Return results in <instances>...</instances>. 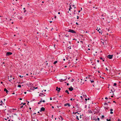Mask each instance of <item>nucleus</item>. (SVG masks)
<instances>
[{
	"instance_id": "21",
	"label": "nucleus",
	"mask_w": 121,
	"mask_h": 121,
	"mask_svg": "<svg viewBox=\"0 0 121 121\" xmlns=\"http://www.w3.org/2000/svg\"><path fill=\"white\" fill-rule=\"evenodd\" d=\"M83 97L85 98H86L87 96L86 95H83Z\"/></svg>"
},
{
	"instance_id": "29",
	"label": "nucleus",
	"mask_w": 121,
	"mask_h": 121,
	"mask_svg": "<svg viewBox=\"0 0 121 121\" xmlns=\"http://www.w3.org/2000/svg\"><path fill=\"white\" fill-rule=\"evenodd\" d=\"M74 79H72V80H71V82H73L74 81Z\"/></svg>"
},
{
	"instance_id": "6",
	"label": "nucleus",
	"mask_w": 121,
	"mask_h": 121,
	"mask_svg": "<svg viewBox=\"0 0 121 121\" xmlns=\"http://www.w3.org/2000/svg\"><path fill=\"white\" fill-rule=\"evenodd\" d=\"M61 89L60 88H58V87L57 86L56 87V90L58 92H60Z\"/></svg>"
},
{
	"instance_id": "58",
	"label": "nucleus",
	"mask_w": 121,
	"mask_h": 121,
	"mask_svg": "<svg viewBox=\"0 0 121 121\" xmlns=\"http://www.w3.org/2000/svg\"><path fill=\"white\" fill-rule=\"evenodd\" d=\"M35 88V87L34 86L33 87V88L32 89V90H33V89H34Z\"/></svg>"
},
{
	"instance_id": "14",
	"label": "nucleus",
	"mask_w": 121,
	"mask_h": 121,
	"mask_svg": "<svg viewBox=\"0 0 121 121\" xmlns=\"http://www.w3.org/2000/svg\"><path fill=\"white\" fill-rule=\"evenodd\" d=\"M65 92L66 93H67L68 94H69V92L68 90H66L65 91Z\"/></svg>"
},
{
	"instance_id": "31",
	"label": "nucleus",
	"mask_w": 121,
	"mask_h": 121,
	"mask_svg": "<svg viewBox=\"0 0 121 121\" xmlns=\"http://www.w3.org/2000/svg\"><path fill=\"white\" fill-rule=\"evenodd\" d=\"M38 88V87H36L35 88V87L34 89H33V90H34L35 89H37Z\"/></svg>"
},
{
	"instance_id": "38",
	"label": "nucleus",
	"mask_w": 121,
	"mask_h": 121,
	"mask_svg": "<svg viewBox=\"0 0 121 121\" xmlns=\"http://www.w3.org/2000/svg\"><path fill=\"white\" fill-rule=\"evenodd\" d=\"M69 8H71V9H72V8L71 7V5H70Z\"/></svg>"
},
{
	"instance_id": "53",
	"label": "nucleus",
	"mask_w": 121,
	"mask_h": 121,
	"mask_svg": "<svg viewBox=\"0 0 121 121\" xmlns=\"http://www.w3.org/2000/svg\"><path fill=\"white\" fill-rule=\"evenodd\" d=\"M81 116H82V115H80V118H81Z\"/></svg>"
},
{
	"instance_id": "46",
	"label": "nucleus",
	"mask_w": 121,
	"mask_h": 121,
	"mask_svg": "<svg viewBox=\"0 0 121 121\" xmlns=\"http://www.w3.org/2000/svg\"><path fill=\"white\" fill-rule=\"evenodd\" d=\"M85 100L86 101H87V99H86V98H85Z\"/></svg>"
},
{
	"instance_id": "12",
	"label": "nucleus",
	"mask_w": 121,
	"mask_h": 121,
	"mask_svg": "<svg viewBox=\"0 0 121 121\" xmlns=\"http://www.w3.org/2000/svg\"><path fill=\"white\" fill-rule=\"evenodd\" d=\"M115 90L114 89V88L113 87H112L111 89V91L112 92H114L115 91Z\"/></svg>"
},
{
	"instance_id": "52",
	"label": "nucleus",
	"mask_w": 121,
	"mask_h": 121,
	"mask_svg": "<svg viewBox=\"0 0 121 121\" xmlns=\"http://www.w3.org/2000/svg\"><path fill=\"white\" fill-rule=\"evenodd\" d=\"M26 104V103H23V105H25Z\"/></svg>"
},
{
	"instance_id": "8",
	"label": "nucleus",
	"mask_w": 121,
	"mask_h": 121,
	"mask_svg": "<svg viewBox=\"0 0 121 121\" xmlns=\"http://www.w3.org/2000/svg\"><path fill=\"white\" fill-rule=\"evenodd\" d=\"M39 95V96H40L42 97H43V96H45V95H44L43 93H40Z\"/></svg>"
},
{
	"instance_id": "61",
	"label": "nucleus",
	"mask_w": 121,
	"mask_h": 121,
	"mask_svg": "<svg viewBox=\"0 0 121 121\" xmlns=\"http://www.w3.org/2000/svg\"><path fill=\"white\" fill-rule=\"evenodd\" d=\"M69 85V83H67V86H68Z\"/></svg>"
},
{
	"instance_id": "48",
	"label": "nucleus",
	"mask_w": 121,
	"mask_h": 121,
	"mask_svg": "<svg viewBox=\"0 0 121 121\" xmlns=\"http://www.w3.org/2000/svg\"><path fill=\"white\" fill-rule=\"evenodd\" d=\"M50 100H52V97L50 98Z\"/></svg>"
},
{
	"instance_id": "15",
	"label": "nucleus",
	"mask_w": 121,
	"mask_h": 121,
	"mask_svg": "<svg viewBox=\"0 0 121 121\" xmlns=\"http://www.w3.org/2000/svg\"><path fill=\"white\" fill-rule=\"evenodd\" d=\"M73 113L74 114H76V113H78V114H79V113H78V112H73Z\"/></svg>"
},
{
	"instance_id": "44",
	"label": "nucleus",
	"mask_w": 121,
	"mask_h": 121,
	"mask_svg": "<svg viewBox=\"0 0 121 121\" xmlns=\"http://www.w3.org/2000/svg\"><path fill=\"white\" fill-rule=\"evenodd\" d=\"M19 99H20V100H22V98H20Z\"/></svg>"
},
{
	"instance_id": "54",
	"label": "nucleus",
	"mask_w": 121,
	"mask_h": 121,
	"mask_svg": "<svg viewBox=\"0 0 121 121\" xmlns=\"http://www.w3.org/2000/svg\"><path fill=\"white\" fill-rule=\"evenodd\" d=\"M101 19H103V20H104V18H101Z\"/></svg>"
},
{
	"instance_id": "36",
	"label": "nucleus",
	"mask_w": 121,
	"mask_h": 121,
	"mask_svg": "<svg viewBox=\"0 0 121 121\" xmlns=\"http://www.w3.org/2000/svg\"><path fill=\"white\" fill-rule=\"evenodd\" d=\"M68 48H69V49H71V46H69V47H68Z\"/></svg>"
},
{
	"instance_id": "18",
	"label": "nucleus",
	"mask_w": 121,
	"mask_h": 121,
	"mask_svg": "<svg viewBox=\"0 0 121 121\" xmlns=\"http://www.w3.org/2000/svg\"><path fill=\"white\" fill-rule=\"evenodd\" d=\"M104 105H108V103H104Z\"/></svg>"
},
{
	"instance_id": "42",
	"label": "nucleus",
	"mask_w": 121,
	"mask_h": 121,
	"mask_svg": "<svg viewBox=\"0 0 121 121\" xmlns=\"http://www.w3.org/2000/svg\"><path fill=\"white\" fill-rule=\"evenodd\" d=\"M26 10H24V13H26Z\"/></svg>"
},
{
	"instance_id": "62",
	"label": "nucleus",
	"mask_w": 121,
	"mask_h": 121,
	"mask_svg": "<svg viewBox=\"0 0 121 121\" xmlns=\"http://www.w3.org/2000/svg\"><path fill=\"white\" fill-rule=\"evenodd\" d=\"M26 92H24V93L25 94H26Z\"/></svg>"
},
{
	"instance_id": "64",
	"label": "nucleus",
	"mask_w": 121,
	"mask_h": 121,
	"mask_svg": "<svg viewBox=\"0 0 121 121\" xmlns=\"http://www.w3.org/2000/svg\"><path fill=\"white\" fill-rule=\"evenodd\" d=\"M72 6H73V7H74L75 6V5L73 4V5H72Z\"/></svg>"
},
{
	"instance_id": "26",
	"label": "nucleus",
	"mask_w": 121,
	"mask_h": 121,
	"mask_svg": "<svg viewBox=\"0 0 121 121\" xmlns=\"http://www.w3.org/2000/svg\"><path fill=\"white\" fill-rule=\"evenodd\" d=\"M60 117L61 118V120H63L64 119L61 116H60Z\"/></svg>"
},
{
	"instance_id": "60",
	"label": "nucleus",
	"mask_w": 121,
	"mask_h": 121,
	"mask_svg": "<svg viewBox=\"0 0 121 121\" xmlns=\"http://www.w3.org/2000/svg\"><path fill=\"white\" fill-rule=\"evenodd\" d=\"M36 114V113H34L33 114V115H35V114Z\"/></svg>"
},
{
	"instance_id": "34",
	"label": "nucleus",
	"mask_w": 121,
	"mask_h": 121,
	"mask_svg": "<svg viewBox=\"0 0 121 121\" xmlns=\"http://www.w3.org/2000/svg\"><path fill=\"white\" fill-rule=\"evenodd\" d=\"M113 113V112L112 111H111L110 112V113L111 114H112Z\"/></svg>"
},
{
	"instance_id": "24",
	"label": "nucleus",
	"mask_w": 121,
	"mask_h": 121,
	"mask_svg": "<svg viewBox=\"0 0 121 121\" xmlns=\"http://www.w3.org/2000/svg\"><path fill=\"white\" fill-rule=\"evenodd\" d=\"M90 81H91V83H93L94 82V81L93 80H90Z\"/></svg>"
},
{
	"instance_id": "16",
	"label": "nucleus",
	"mask_w": 121,
	"mask_h": 121,
	"mask_svg": "<svg viewBox=\"0 0 121 121\" xmlns=\"http://www.w3.org/2000/svg\"><path fill=\"white\" fill-rule=\"evenodd\" d=\"M57 61H55L54 62V63H53V64H54V65H55V64L56 63H57Z\"/></svg>"
},
{
	"instance_id": "32",
	"label": "nucleus",
	"mask_w": 121,
	"mask_h": 121,
	"mask_svg": "<svg viewBox=\"0 0 121 121\" xmlns=\"http://www.w3.org/2000/svg\"><path fill=\"white\" fill-rule=\"evenodd\" d=\"M19 76L21 78H22L23 77V76H21V75H20Z\"/></svg>"
},
{
	"instance_id": "4",
	"label": "nucleus",
	"mask_w": 121,
	"mask_h": 121,
	"mask_svg": "<svg viewBox=\"0 0 121 121\" xmlns=\"http://www.w3.org/2000/svg\"><path fill=\"white\" fill-rule=\"evenodd\" d=\"M45 109L44 108L42 107L41 108L40 111V112H41L42 111H44L45 110Z\"/></svg>"
},
{
	"instance_id": "63",
	"label": "nucleus",
	"mask_w": 121,
	"mask_h": 121,
	"mask_svg": "<svg viewBox=\"0 0 121 121\" xmlns=\"http://www.w3.org/2000/svg\"><path fill=\"white\" fill-rule=\"evenodd\" d=\"M52 108H54V107L53 106H52Z\"/></svg>"
},
{
	"instance_id": "30",
	"label": "nucleus",
	"mask_w": 121,
	"mask_h": 121,
	"mask_svg": "<svg viewBox=\"0 0 121 121\" xmlns=\"http://www.w3.org/2000/svg\"><path fill=\"white\" fill-rule=\"evenodd\" d=\"M97 120L98 121H100L99 120V118H97Z\"/></svg>"
},
{
	"instance_id": "56",
	"label": "nucleus",
	"mask_w": 121,
	"mask_h": 121,
	"mask_svg": "<svg viewBox=\"0 0 121 121\" xmlns=\"http://www.w3.org/2000/svg\"><path fill=\"white\" fill-rule=\"evenodd\" d=\"M70 100H73V99L72 98L70 99Z\"/></svg>"
},
{
	"instance_id": "19",
	"label": "nucleus",
	"mask_w": 121,
	"mask_h": 121,
	"mask_svg": "<svg viewBox=\"0 0 121 121\" xmlns=\"http://www.w3.org/2000/svg\"><path fill=\"white\" fill-rule=\"evenodd\" d=\"M88 112L89 113H92V111H91V110H90V111H89Z\"/></svg>"
},
{
	"instance_id": "39",
	"label": "nucleus",
	"mask_w": 121,
	"mask_h": 121,
	"mask_svg": "<svg viewBox=\"0 0 121 121\" xmlns=\"http://www.w3.org/2000/svg\"><path fill=\"white\" fill-rule=\"evenodd\" d=\"M23 105L22 106H21V107H20V108H22L23 107Z\"/></svg>"
},
{
	"instance_id": "17",
	"label": "nucleus",
	"mask_w": 121,
	"mask_h": 121,
	"mask_svg": "<svg viewBox=\"0 0 121 121\" xmlns=\"http://www.w3.org/2000/svg\"><path fill=\"white\" fill-rule=\"evenodd\" d=\"M42 102V100H40L39 102H38V104H40Z\"/></svg>"
},
{
	"instance_id": "45",
	"label": "nucleus",
	"mask_w": 121,
	"mask_h": 121,
	"mask_svg": "<svg viewBox=\"0 0 121 121\" xmlns=\"http://www.w3.org/2000/svg\"><path fill=\"white\" fill-rule=\"evenodd\" d=\"M105 99H108V98L107 97H105Z\"/></svg>"
},
{
	"instance_id": "59",
	"label": "nucleus",
	"mask_w": 121,
	"mask_h": 121,
	"mask_svg": "<svg viewBox=\"0 0 121 121\" xmlns=\"http://www.w3.org/2000/svg\"><path fill=\"white\" fill-rule=\"evenodd\" d=\"M58 14H60V12H58Z\"/></svg>"
},
{
	"instance_id": "1",
	"label": "nucleus",
	"mask_w": 121,
	"mask_h": 121,
	"mask_svg": "<svg viewBox=\"0 0 121 121\" xmlns=\"http://www.w3.org/2000/svg\"><path fill=\"white\" fill-rule=\"evenodd\" d=\"M69 30H67L69 32H70L73 33H76V32L73 30L71 29H68Z\"/></svg>"
},
{
	"instance_id": "23",
	"label": "nucleus",
	"mask_w": 121,
	"mask_h": 121,
	"mask_svg": "<svg viewBox=\"0 0 121 121\" xmlns=\"http://www.w3.org/2000/svg\"><path fill=\"white\" fill-rule=\"evenodd\" d=\"M104 115H102L101 116V118L102 119L104 118Z\"/></svg>"
},
{
	"instance_id": "10",
	"label": "nucleus",
	"mask_w": 121,
	"mask_h": 121,
	"mask_svg": "<svg viewBox=\"0 0 121 121\" xmlns=\"http://www.w3.org/2000/svg\"><path fill=\"white\" fill-rule=\"evenodd\" d=\"M69 90L70 91H72L73 90V88L72 87V86H71V87L68 88Z\"/></svg>"
},
{
	"instance_id": "33",
	"label": "nucleus",
	"mask_w": 121,
	"mask_h": 121,
	"mask_svg": "<svg viewBox=\"0 0 121 121\" xmlns=\"http://www.w3.org/2000/svg\"><path fill=\"white\" fill-rule=\"evenodd\" d=\"M113 109H110V111H113Z\"/></svg>"
},
{
	"instance_id": "43",
	"label": "nucleus",
	"mask_w": 121,
	"mask_h": 121,
	"mask_svg": "<svg viewBox=\"0 0 121 121\" xmlns=\"http://www.w3.org/2000/svg\"><path fill=\"white\" fill-rule=\"evenodd\" d=\"M100 59H101V60H102V59H103V58H102V57H100Z\"/></svg>"
},
{
	"instance_id": "55",
	"label": "nucleus",
	"mask_w": 121,
	"mask_h": 121,
	"mask_svg": "<svg viewBox=\"0 0 121 121\" xmlns=\"http://www.w3.org/2000/svg\"><path fill=\"white\" fill-rule=\"evenodd\" d=\"M80 97L81 98V99H82V96H80Z\"/></svg>"
},
{
	"instance_id": "2",
	"label": "nucleus",
	"mask_w": 121,
	"mask_h": 121,
	"mask_svg": "<svg viewBox=\"0 0 121 121\" xmlns=\"http://www.w3.org/2000/svg\"><path fill=\"white\" fill-rule=\"evenodd\" d=\"M12 54V52H7L6 56H9L10 55H11Z\"/></svg>"
},
{
	"instance_id": "40",
	"label": "nucleus",
	"mask_w": 121,
	"mask_h": 121,
	"mask_svg": "<svg viewBox=\"0 0 121 121\" xmlns=\"http://www.w3.org/2000/svg\"><path fill=\"white\" fill-rule=\"evenodd\" d=\"M12 80V79H10L9 80V81L10 82H11Z\"/></svg>"
},
{
	"instance_id": "3",
	"label": "nucleus",
	"mask_w": 121,
	"mask_h": 121,
	"mask_svg": "<svg viewBox=\"0 0 121 121\" xmlns=\"http://www.w3.org/2000/svg\"><path fill=\"white\" fill-rule=\"evenodd\" d=\"M113 56V55H109L107 57L108 58L111 59L112 58Z\"/></svg>"
},
{
	"instance_id": "49",
	"label": "nucleus",
	"mask_w": 121,
	"mask_h": 121,
	"mask_svg": "<svg viewBox=\"0 0 121 121\" xmlns=\"http://www.w3.org/2000/svg\"><path fill=\"white\" fill-rule=\"evenodd\" d=\"M69 44H71V42L70 41H69Z\"/></svg>"
},
{
	"instance_id": "37",
	"label": "nucleus",
	"mask_w": 121,
	"mask_h": 121,
	"mask_svg": "<svg viewBox=\"0 0 121 121\" xmlns=\"http://www.w3.org/2000/svg\"><path fill=\"white\" fill-rule=\"evenodd\" d=\"M77 19H79V17L78 16H77Z\"/></svg>"
},
{
	"instance_id": "13",
	"label": "nucleus",
	"mask_w": 121,
	"mask_h": 121,
	"mask_svg": "<svg viewBox=\"0 0 121 121\" xmlns=\"http://www.w3.org/2000/svg\"><path fill=\"white\" fill-rule=\"evenodd\" d=\"M4 91H6V93L7 94H8V93L9 92V91L5 88L4 89Z\"/></svg>"
},
{
	"instance_id": "7",
	"label": "nucleus",
	"mask_w": 121,
	"mask_h": 121,
	"mask_svg": "<svg viewBox=\"0 0 121 121\" xmlns=\"http://www.w3.org/2000/svg\"><path fill=\"white\" fill-rule=\"evenodd\" d=\"M67 78H66V79H61L59 80V81L60 82H62L63 81H65L67 79Z\"/></svg>"
},
{
	"instance_id": "28",
	"label": "nucleus",
	"mask_w": 121,
	"mask_h": 121,
	"mask_svg": "<svg viewBox=\"0 0 121 121\" xmlns=\"http://www.w3.org/2000/svg\"><path fill=\"white\" fill-rule=\"evenodd\" d=\"M76 118V119H77L78 120H79V118H78V116H77Z\"/></svg>"
},
{
	"instance_id": "22",
	"label": "nucleus",
	"mask_w": 121,
	"mask_h": 121,
	"mask_svg": "<svg viewBox=\"0 0 121 121\" xmlns=\"http://www.w3.org/2000/svg\"><path fill=\"white\" fill-rule=\"evenodd\" d=\"M117 83H114V85H113V86H116L117 85Z\"/></svg>"
},
{
	"instance_id": "27",
	"label": "nucleus",
	"mask_w": 121,
	"mask_h": 121,
	"mask_svg": "<svg viewBox=\"0 0 121 121\" xmlns=\"http://www.w3.org/2000/svg\"><path fill=\"white\" fill-rule=\"evenodd\" d=\"M9 119V117H8L6 118V119L5 118L4 119L5 120H7V119Z\"/></svg>"
},
{
	"instance_id": "50",
	"label": "nucleus",
	"mask_w": 121,
	"mask_h": 121,
	"mask_svg": "<svg viewBox=\"0 0 121 121\" xmlns=\"http://www.w3.org/2000/svg\"><path fill=\"white\" fill-rule=\"evenodd\" d=\"M97 62H98V63H99V60H97Z\"/></svg>"
},
{
	"instance_id": "20",
	"label": "nucleus",
	"mask_w": 121,
	"mask_h": 121,
	"mask_svg": "<svg viewBox=\"0 0 121 121\" xmlns=\"http://www.w3.org/2000/svg\"><path fill=\"white\" fill-rule=\"evenodd\" d=\"M17 87H21V85H18L17 86Z\"/></svg>"
},
{
	"instance_id": "11",
	"label": "nucleus",
	"mask_w": 121,
	"mask_h": 121,
	"mask_svg": "<svg viewBox=\"0 0 121 121\" xmlns=\"http://www.w3.org/2000/svg\"><path fill=\"white\" fill-rule=\"evenodd\" d=\"M104 107V108L106 111L107 110H108V109H109V107H108V106H107V107Z\"/></svg>"
},
{
	"instance_id": "47",
	"label": "nucleus",
	"mask_w": 121,
	"mask_h": 121,
	"mask_svg": "<svg viewBox=\"0 0 121 121\" xmlns=\"http://www.w3.org/2000/svg\"><path fill=\"white\" fill-rule=\"evenodd\" d=\"M106 70H108V69H107V68H106Z\"/></svg>"
},
{
	"instance_id": "5",
	"label": "nucleus",
	"mask_w": 121,
	"mask_h": 121,
	"mask_svg": "<svg viewBox=\"0 0 121 121\" xmlns=\"http://www.w3.org/2000/svg\"><path fill=\"white\" fill-rule=\"evenodd\" d=\"M67 105H68V106L69 107L71 106L70 104L69 103H66L64 104V106H66Z\"/></svg>"
},
{
	"instance_id": "9",
	"label": "nucleus",
	"mask_w": 121,
	"mask_h": 121,
	"mask_svg": "<svg viewBox=\"0 0 121 121\" xmlns=\"http://www.w3.org/2000/svg\"><path fill=\"white\" fill-rule=\"evenodd\" d=\"M33 85V84L31 83H29L27 84V85L28 86H32Z\"/></svg>"
},
{
	"instance_id": "57",
	"label": "nucleus",
	"mask_w": 121,
	"mask_h": 121,
	"mask_svg": "<svg viewBox=\"0 0 121 121\" xmlns=\"http://www.w3.org/2000/svg\"><path fill=\"white\" fill-rule=\"evenodd\" d=\"M76 24L77 25H79L78 24L77 22H76Z\"/></svg>"
},
{
	"instance_id": "41",
	"label": "nucleus",
	"mask_w": 121,
	"mask_h": 121,
	"mask_svg": "<svg viewBox=\"0 0 121 121\" xmlns=\"http://www.w3.org/2000/svg\"><path fill=\"white\" fill-rule=\"evenodd\" d=\"M42 102H45V100H43L42 101Z\"/></svg>"
},
{
	"instance_id": "51",
	"label": "nucleus",
	"mask_w": 121,
	"mask_h": 121,
	"mask_svg": "<svg viewBox=\"0 0 121 121\" xmlns=\"http://www.w3.org/2000/svg\"><path fill=\"white\" fill-rule=\"evenodd\" d=\"M118 121H121V120L119 119H118Z\"/></svg>"
},
{
	"instance_id": "35",
	"label": "nucleus",
	"mask_w": 121,
	"mask_h": 121,
	"mask_svg": "<svg viewBox=\"0 0 121 121\" xmlns=\"http://www.w3.org/2000/svg\"><path fill=\"white\" fill-rule=\"evenodd\" d=\"M23 18V17H20V18L19 19H22V18Z\"/></svg>"
},
{
	"instance_id": "25",
	"label": "nucleus",
	"mask_w": 121,
	"mask_h": 121,
	"mask_svg": "<svg viewBox=\"0 0 121 121\" xmlns=\"http://www.w3.org/2000/svg\"><path fill=\"white\" fill-rule=\"evenodd\" d=\"M106 120L107 121H110L111 119H110L108 120V119H106Z\"/></svg>"
}]
</instances>
